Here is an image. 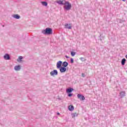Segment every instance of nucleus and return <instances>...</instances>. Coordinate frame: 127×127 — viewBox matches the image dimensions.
<instances>
[{"mask_svg": "<svg viewBox=\"0 0 127 127\" xmlns=\"http://www.w3.org/2000/svg\"><path fill=\"white\" fill-rule=\"evenodd\" d=\"M64 9H65V10H70L72 7V4L68 1H65L64 3Z\"/></svg>", "mask_w": 127, "mask_h": 127, "instance_id": "nucleus-1", "label": "nucleus"}, {"mask_svg": "<svg viewBox=\"0 0 127 127\" xmlns=\"http://www.w3.org/2000/svg\"><path fill=\"white\" fill-rule=\"evenodd\" d=\"M42 33H43V34L50 35V34H52L53 33L52 29L50 28H47L45 30L42 31Z\"/></svg>", "mask_w": 127, "mask_h": 127, "instance_id": "nucleus-2", "label": "nucleus"}, {"mask_svg": "<svg viewBox=\"0 0 127 127\" xmlns=\"http://www.w3.org/2000/svg\"><path fill=\"white\" fill-rule=\"evenodd\" d=\"M77 98L78 99H79V100H80V101H84L85 100V96H84L82 94H78L77 95Z\"/></svg>", "mask_w": 127, "mask_h": 127, "instance_id": "nucleus-3", "label": "nucleus"}, {"mask_svg": "<svg viewBox=\"0 0 127 127\" xmlns=\"http://www.w3.org/2000/svg\"><path fill=\"white\" fill-rule=\"evenodd\" d=\"M3 59L4 60H10V56L8 54H5L3 56Z\"/></svg>", "mask_w": 127, "mask_h": 127, "instance_id": "nucleus-4", "label": "nucleus"}, {"mask_svg": "<svg viewBox=\"0 0 127 127\" xmlns=\"http://www.w3.org/2000/svg\"><path fill=\"white\" fill-rule=\"evenodd\" d=\"M51 76H54V75H58V71L57 70H54L50 72Z\"/></svg>", "mask_w": 127, "mask_h": 127, "instance_id": "nucleus-5", "label": "nucleus"}, {"mask_svg": "<svg viewBox=\"0 0 127 127\" xmlns=\"http://www.w3.org/2000/svg\"><path fill=\"white\" fill-rule=\"evenodd\" d=\"M61 66H62V61H60L57 64V69H60V68H61V67H62Z\"/></svg>", "mask_w": 127, "mask_h": 127, "instance_id": "nucleus-6", "label": "nucleus"}, {"mask_svg": "<svg viewBox=\"0 0 127 127\" xmlns=\"http://www.w3.org/2000/svg\"><path fill=\"white\" fill-rule=\"evenodd\" d=\"M22 59H23V57L22 56H19L18 59L17 60V61L19 63H23V60H22Z\"/></svg>", "mask_w": 127, "mask_h": 127, "instance_id": "nucleus-7", "label": "nucleus"}, {"mask_svg": "<svg viewBox=\"0 0 127 127\" xmlns=\"http://www.w3.org/2000/svg\"><path fill=\"white\" fill-rule=\"evenodd\" d=\"M120 97L121 98V99H122V98H124V97H125L126 96V91H122L120 93Z\"/></svg>", "mask_w": 127, "mask_h": 127, "instance_id": "nucleus-8", "label": "nucleus"}, {"mask_svg": "<svg viewBox=\"0 0 127 127\" xmlns=\"http://www.w3.org/2000/svg\"><path fill=\"white\" fill-rule=\"evenodd\" d=\"M60 71L61 73H64V72H66V68L64 66H62L60 68Z\"/></svg>", "mask_w": 127, "mask_h": 127, "instance_id": "nucleus-9", "label": "nucleus"}, {"mask_svg": "<svg viewBox=\"0 0 127 127\" xmlns=\"http://www.w3.org/2000/svg\"><path fill=\"white\" fill-rule=\"evenodd\" d=\"M64 28L67 29H71V28H72V27L71 26V24H65Z\"/></svg>", "mask_w": 127, "mask_h": 127, "instance_id": "nucleus-10", "label": "nucleus"}, {"mask_svg": "<svg viewBox=\"0 0 127 127\" xmlns=\"http://www.w3.org/2000/svg\"><path fill=\"white\" fill-rule=\"evenodd\" d=\"M74 89L69 87V88L66 89V93H71V92Z\"/></svg>", "mask_w": 127, "mask_h": 127, "instance_id": "nucleus-11", "label": "nucleus"}, {"mask_svg": "<svg viewBox=\"0 0 127 127\" xmlns=\"http://www.w3.org/2000/svg\"><path fill=\"white\" fill-rule=\"evenodd\" d=\"M67 66H68V63H67L66 62H64L63 63V67L66 68Z\"/></svg>", "mask_w": 127, "mask_h": 127, "instance_id": "nucleus-12", "label": "nucleus"}, {"mask_svg": "<svg viewBox=\"0 0 127 127\" xmlns=\"http://www.w3.org/2000/svg\"><path fill=\"white\" fill-rule=\"evenodd\" d=\"M126 61H127V60H126V59H122L121 64L123 66H124L125 64H126Z\"/></svg>", "mask_w": 127, "mask_h": 127, "instance_id": "nucleus-13", "label": "nucleus"}, {"mask_svg": "<svg viewBox=\"0 0 127 127\" xmlns=\"http://www.w3.org/2000/svg\"><path fill=\"white\" fill-rule=\"evenodd\" d=\"M68 110L69 111H74V106L72 105H70L68 106Z\"/></svg>", "mask_w": 127, "mask_h": 127, "instance_id": "nucleus-14", "label": "nucleus"}, {"mask_svg": "<svg viewBox=\"0 0 127 127\" xmlns=\"http://www.w3.org/2000/svg\"><path fill=\"white\" fill-rule=\"evenodd\" d=\"M41 3H42V5H44V6H47V5L48 4L47 2H46V1H42V2H41Z\"/></svg>", "mask_w": 127, "mask_h": 127, "instance_id": "nucleus-15", "label": "nucleus"}, {"mask_svg": "<svg viewBox=\"0 0 127 127\" xmlns=\"http://www.w3.org/2000/svg\"><path fill=\"white\" fill-rule=\"evenodd\" d=\"M20 69H21V66H20V65H18L16 66V71H20Z\"/></svg>", "mask_w": 127, "mask_h": 127, "instance_id": "nucleus-16", "label": "nucleus"}, {"mask_svg": "<svg viewBox=\"0 0 127 127\" xmlns=\"http://www.w3.org/2000/svg\"><path fill=\"white\" fill-rule=\"evenodd\" d=\"M57 3L59 4H63L64 5V3H63V1L60 0L59 1H57Z\"/></svg>", "mask_w": 127, "mask_h": 127, "instance_id": "nucleus-17", "label": "nucleus"}, {"mask_svg": "<svg viewBox=\"0 0 127 127\" xmlns=\"http://www.w3.org/2000/svg\"><path fill=\"white\" fill-rule=\"evenodd\" d=\"M77 116H78V114H77V113H76L72 114V118H75L76 117H77Z\"/></svg>", "mask_w": 127, "mask_h": 127, "instance_id": "nucleus-18", "label": "nucleus"}, {"mask_svg": "<svg viewBox=\"0 0 127 127\" xmlns=\"http://www.w3.org/2000/svg\"><path fill=\"white\" fill-rule=\"evenodd\" d=\"M70 55H71L72 57L75 56L76 55V53L74 52H71Z\"/></svg>", "mask_w": 127, "mask_h": 127, "instance_id": "nucleus-19", "label": "nucleus"}, {"mask_svg": "<svg viewBox=\"0 0 127 127\" xmlns=\"http://www.w3.org/2000/svg\"><path fill=\"white\" fill-rule=\"evenodd\" d=\"M20 16L18 14H16V19H19Z\"/></svg>", "mask_w": 127, "mask_h": 127, "instance_id": "nucleus-20", "label": "nucleus"}, {"mask_svg": "<svg viewBox=\"0 0 127 127\" xmlns=\"http://www.w3.org/2000/svg\"><path fill=\"white\" fill-rule=\"evenodd\" d=\"M70 63H74V60H73V59H70Z\"/></svg>", "mask_w": 127, "mask_h": 127, "instance_id": "nucleus-21", "label": "nucleus"}, {"mask_svg": "<svg viewBox=\"0 0 127 127\" xmlns=\"http://www.w3.org/2000/svg\"><path fill=\"white\" fill-rule=\"evenodd\" d=\"M12 17L14 18H16V14L12 15Z\"/></svg>", "mask_w": 127, "mask_h": 127, "instance_id": "nucleus-22", "label": "nucleus"}, {"mask_svg": "<svg viewBox=\"0 0 127 127\" xmlns=\"http://www.w3.org/2000/svg\"><path fill=\"white\" fill-rule=\"evenodd\" d=\"M81 76H82V77H83V78L85 77H86V75H85V74H84V73H82V74H81Z\"/></svg>", "mask_w": 127, "mask_h": 127, "instance_id": "nucleus-23", "label": "nucleus"}, {"mask_svg": "<svg viewBox=\"0 0 127 127\" xmlns=\"http://www.w3.org/2000/svg\"><path fill=\"white\" fill-rule=\"evenodd\" d=\"M80 60L81 61H85L84 60V58H80Z\"/></svg>", "mask_w": 127, "mask_h": 127, "instance_id": "nucleus-24", "label": "nucleus"}, {"mask_svg": "<svg viewBox=\"0 0 127 127\" xmlns=\"http://www.w3.org/2000/svg\"><path fill=\"white\" fill-rule=\"evenodd\" d=\"M72 94L71 93L68 94V97H72Z\"/></svg>", "mask_w": 127, "mask_h": 127, "instance_id": "nucleus-25", "label": "nucleus"}, {"mask_svg": "<svg viewBox=\"0 0 127 127\" xmlns=\"http://www.w3.org/2000/svg\"><path fill=\"white\" fill-rule=\"evenodd\" d=\"M14 70H15V71H16V66H14Z\"/></svg>", "mask_w": 127, "mask_h": 127, "instance_id": "nucleus-26", "label": "nucleus"}, {"mask_svg": "<svg viewBox=\"0 0 127 127\" xmlns=\"http://www.w3.org/2000/svg\"><path fill=\"white\" fill-rule=\"evenodd\" d=\"M65 58H69V57H68L67 56H65Z\"/></svg>", "mask_w": 127, "mask_h": 127, "instance_id": "nucleus-27", "label": "nucleus"}, {"mask_svg": "<svg viewBox=\"0 0 127 127\" xmlns=\"http://www.w3.org/2000/svg\"><path fill=\"white\" fill-rule=\"evenodd\" d=\"M57 115H58V116H59V115H60V113H57Z\"/></svg>", "mask_w": 127, "mask_h": 127, "instance_id": "nucleus-28", "label": "nucleus"}, {"mask_svg": "<svg viewBox=\"0 0 127 127\" xmlns=\"http://www.w3.org/2000/svg\"><path fill=\"white\" fill-rule=\"evenodd\" d=\"M122 0L123 1H126V0Z\"/></svg>", "mask_w": 127, "mask_h": 127, "instance_id": "nucleus-29", "label": "nucleus"}, {"mask_svg": "<svg viewBox=\"0 0 127 127\" xmlns=\"http://www.w3.org/2000/svg\"><path fill=\"white\" fill-rule=\"evenodd\" d=\"M126 58L127 59V55L126 56Z\"/></svg>", "mask_w": 127, "mask_h": 127, "instance_id": "nucleus-30", "label": "nucleus"}]
</instances>
